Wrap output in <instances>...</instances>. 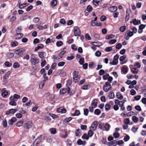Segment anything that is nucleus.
<instances>
[{"label": "nucleus", "mask_w": 146, "mask_h": 146, "mask_svg": "<svg viewBox=\"0 0 146 146\" xmlns=\"http://www.w3.org/2000/svg\"><path fill=\"white\" fill-rule=\"evenodd\" d=\"M116 96L117 99L120 100H122L123 98V96L122 94L119 92L116 94Z\"/></svg>", "instance_id": "a211bd4d"}, {"label": "nucleus", "mask_w": 146, "mask_h": 146, "mask_svg": "<svg viewBox=\"0 0 146 146\" xmlns=\"http://www.w3.org/2000/svg\"><path fill=\"white\" fill-rule=\"evenodd\" d=\"M112 47L111 46H110L106 48L105 49V50L107 52H110L112 50Z\"/></svg>", "instance_id": "052dcab7"}, {"label": "nucleus", "mask_w": 146, "mask_h": 146, "mask_svg": "<svg viewBox=\"0 0 146 146\" xmlns=\"http://www.w3.org/2000/svg\"><path fill=\"white\" fill-rule=\"evenodd\" d=\"M108 97L110 99H113L115 98V94L113 92H110L108 95Z\"/></svg>", "instance_id": "b1692460"}, {"label": "nucleus", "mask_w": 146, "mask_h": 146, "mask_svg": "<svg viewBox=\"0 0 146 146\" xmlns=\"http://www.w3.org/2000/svg\"><path fill=\"white\" fill-rule=\"evenodd\" d=\"M111 88V86L110 83L107 82H105L103 86V89L105 92H107Z\"/></svg>", "instance_id": "f257e3e1"}, {"label": "nucleus", "mask_w": 146, "mask_h": 146, "mask_svg": "<svg viewBox=\"0 0 146 146\" xmlns=\"http://www.w3.org/2000/svg\"><path fill=\"white\" fill-rule=\"evenodd\" d=\"M101 1V0H94L93 4L95 6H98Z\"/></svg>", "instance_id": "5701e85b"}, {"label": "nucleus", "mask_w": 146, "mask_h": 146, "mask_svg": "<svg viewBox=\"0 0 146 146\" xmlns=\"http://www.w3.org/2000/svg\"><path fill=\"white\" fill-rule=\"evenodd\" d=\"M101 112V111L99 109H96L94 111V113L96 115H99Z\"/></svg>", "instance_id": "72a5a7b5"}, {"label": "nucleus", "mask_w": 146, "mask_h": 146, "mask_svg": "<svg viewBox=\"0 0 146 146\" xmlns=\"http://www.w3.org/2000/svg\"><path fill=\"white\" fill-rule=\"evenodd\" d=\"M25 51V49L23 48H22L15 50L14 53L15 54L19 56H21L23 54V53Z\"/></svg>", "instance_id": "7ed1b4c3"}, {"label": "nucleus", "mask_w": 146, "mask_h": 146, "mask_svg": "<svg viewBox=\"0 0 146 146\" xmlns=\"http://www.w3.org/2000/svg\"><path fill=\"white\" fill-rule=\"evenodd\" d=\"M95 55L96 56H100L101 54V52L99 51H97L95 53Z\"/></svg>", "instance_id": "6e6d98bb"}, {"label": "nucleus", "mask_w": 146, "mask_h": 146, "mask_svg": "<svg viewBox=\"0 0 146 146\" xmlns=\"http://www.w3.org/2000/svg\"><path fill=\"white\" fill-rule=\"evenodd\" d=\"M94 46H100L102 45V43L99 42H93L92 43Z\"/></svg>", "instance_id": "393cba45"}, {"label": "nucleus", "mask_w": 146, "mask_h": 146, "mask_svg": "<svg viewBox=\"0 0 146 146\" xmlns=\"http://www.w3.org/2000/svg\"><path fill=\"white\" fill-rule=\"evenodd\" d=\"M40 19L38 17H35L33 19V22L35 23H36L39 21Z\"/></svg>", "instance_id": "a19ab883"}, {"label": "nucleus", "mask_w": 146, "mask_h": 146, "mask_svg": "<svg viewBox=\"0 0 146 146\" xmlns=\"http://www.w3.org/2000/svg\"><path fill=\"white\" fill-rule=\"evenodd\" d=\"M126 58V56L125 55H123V56H121L119 58V60L120 61H122V60H124Z\"/></svg>", "instance_id": "09e8293b"}, {"label": "nucleus", "mask_w": 146, "mask_h": 146, "mask_svg": "<svg viewBox=\"0 0 146 146\" xmlns=\"http://www.w3.org/2000/svg\"><path fill=\"white\" fill-rule=\"evenodd\" d=\"M135 108L136 110L139 111H141V110L140 106L139 105L135 106Z\"/></svg>", "instance_id": "338daca9"}, {"label": "nucleus", "mask_w": 146, "mask_h": 146, "mask_svg": "<svg viewBox=\"0 0 146 146\" xmlns=\"http://www.w3.org/2000/svg\"><path fill=\"white\" fill-rule=\"evenodd\" d=\"M63 43L61 41L56 42V45L57 46H60L63 45Z\"/></svg>", "instance_id": "8fccbe9b"}, {"label": "nucleus", "mask_w": 146, "mask_h": 146, "mask_svg": "<svg viewBox=\"0 0 146 146\" xmlns=\"http://www.w3.org/2000/svg\"><path fill=\"white\" fill-rule=\"evenodd\" d=\"M89 136L87 135L86 134H84L82 136V138L83 139H88L89 138Z\"/></svg>", "instance_id": "5fc2aeb1"}, {"label": "nucleus", "mask_w": 146, "mask_h": 146, "mask_svg": "<svg viewBox=\"0 0 146 146\" xmlns=\"http://www.w3.org/2000/svg\"><path fill=\"white\" fill-rule=\"evenodd\" d=\"M84 114L86 116L87 115L88 113V110L87 109H84Z\"/></svg>", "instance_id": "e2e57ef3"}, {"label": "nucleus", "mask_w": 146, "mask_h": 146, "mask_svg": "<svg viewBox=\"0 0 146 146\" xmlns=\"http://www.w3.org/2000/svg\"><path fill=\"white\" fill-rule=\"evenodd\" d=\"M109 9L111 12H114L117 10V7L115 6H112L110 7Z\"/></svg>", "instance_id": "6ab92c4d"}, {"label": "nucleus", "mask_w": 146, "mask_h": 146, "mask_svg": "<svg viewBox=\"0 0 146 146\" xmlns=\"http://www.w3.org/2000/svg\"><path fill=\"white\" fill-rule=\"evenodd\" d=\"M41 141V138L38 137L34 141L33 146H36V145L39 143Z\"/></svg>", "instance_id": "2eb2a0df"}, {"label": "nucleus", "mask_w": 146, "mask_h": 146, "mask_svg": "<svg viewBox=\"0 0 146 146\" xmlns=\"http://www.w3.org/2000/svg\"><path fill=\"white\" fill-rule=\"evenodd\" d=\"M17 5L19 7V9H22L26 6L27 5V4L24 3L21 5L20 3H19V4Z\"/></svg>", "instance_id": "aec40b11"}, {"label": "nucleus", "mask_w": 146, "mask_h": 146, "mask_svg": "<svg viewBox=\"0 0 146 146\" xmlns=\"http://www.w3.org/2000/svg\"><path fill=\"white\" fill-rule=\"evenodd\" d=\"M70 91V89L68 88L67 89L62 88L60 90V93L61 94H63L67 92L68 94H69Z\"/></svg>", "instance_id": "6e6552de"}, {"label": "nucleus", "mask_w": 146, "mask_h": 146, "mask_svg": "<svg viewBox=\"0 0 146 146\" xmlns=\"http://www.w3.org/2000/svg\"><path fill=\"white\" fill-rule=\"evenodd\" d=\"M5 65L7 67H10L12 65V64L9 62H6L4 63Z\"/></svg>", "instance_id": "bf43d9fd"}, {"label": "nucleus", "mask_w": 146, "mask_h": 146, "mask_svg": "<svg viewBox=\"0 0 146 146\" xmlns=\"http://www.w3.org/2000/svg\"><path fill=\"white\" fill-rule=\"evenodd\" d=\"M33 125L32 122L29 121L25 123L24 124L25 128L26 129H29L31 128Z\"/></svg>", "instance_id": "20e7f679"}, {"label": "nucleus", "mask_w": 146, "mask_h": 146, "mask_svg": "<svg viewBox=\"0 0 146 146\" xmlns=\"http://www.w3.org/2000/svg\"><path fill=\"white\" fill-rule=\"evenodd\" d=\"M8 94V92L5 89L3 88L1 90L2 96L4 98H6Z\"/></svg>", "instance_id": "9b49d317"}, {"label": "nucleus", "mask_w": 146, "mask_h": 146, "mask_svg": "<svg viewBox=\"0 0 146 146\" xmlns=\"http://www.w3.org/2000/svg\"><path fill=\"white\" fill-rule=\"evenodd\" d=\"M41 61L42 62L41 64L40 65L42 67H43L46 64V61L45 60H43V59L41 60Z\"/></svg>", "instance_id": "a18cd8bd"}, {"label": "nucleus", "mask_w": 146, "mask_h": 146, "mask_svg": "<svg viewBox=\"0 0 146 146\" xmlns=\"http://www.w3.org/2000/svg\"><path fill=\"white\" fill-rule=\"evenodd\" d=\"M77 143L79 145H84L86 143V141H83L80 139H79L77 141Z\"/></svg>", "instance_id": "cd10ccee"}, {"label": "nucleus", "mask_w": 146, "mask_h": 146, "mask_svg": "<svg viewBox=\"0 0 146 146\" xmlns=\"http://www.w3.org/2000/svg\"><path fill=\"white\" fill-rule=\"evenodd\" d=\"M50 131L52 134H54L56 133V130L54 128H51L50 129Z\"/></svg>", "instance_id": "e433bc0d"}, {"label": "nucleus", "mask_w": 146, "mask_h": 146, "mask_svg": "<svg viewBox=\"0 0 146 146\" xmlns=\"http://www.w3.org/2000/svg\"><path fill=\"white\" fill-rule=\"evenodd\" d=\"M132 118V120L134 122H136L138 121V118L135 116H133Z\"/></svg>", "instance_id": "c03bdc74"}, {"label": "nucleus", "mask_w": 146, "mask_h": 146, "mask_svg": "<svg viewBox=\"0 0 146 146\" xmlns=\"http://www.w3.org/2000/svg\"><path fill=\"white\" fill-rule=\"evenodd\" d=\"M16 33V34L15 36V39H19L21 38L22 37L23 35L22 34L19 33Z\"/></svg>", "instance_id": "f3484780"}, {"label": "nucleus", "mask_w": 146, "mask_h": 146, "mask_svg": "<svg viewBox=\"0 0 146 146\" xmlns=\"http://www.w3.org/2000/svg\"><path fill=\"white\" fill-rule=\"evenodd\" d=\"M133 23L134 25H138L141 23V21L139 20H136L135 19H134Z\"/></svg>", "instance_id": "4be33fe9"}, {"label": "nucleus", "mask_w": 146, "mask_h": 146, "mask_svg": "<svg viewBox=\"0 0 146 146\" xmlns=\"http://www.w3.org/2000/svg\"><path fill=\"white\" fill-rule=\"evenodd\" d=\"M17 110L14 109H10L9 111H6V115H9L10 113L12 114H14Z\"/></svg>", "instance_id": "dca6fc26"}, {"label": "nucleus", "mask_w": 146, "mask_h": 146, "mask_svg": "<svg viewBox=\"0 0 146 146\" xmlns=\"http://www.w3.org/2000/svg\"><path fill=\"white\" fill-rule=\"evenodd\" d=\"M129 137L128 135H126L125 136L124 140L125 142L127 141L129 139Z\"/></svg>", "instance_id": "0e129e2a"}, {"label": "nucleus", "mask_w": 146, "mask_h": 146, "mask_svg": "<svg viewBox=\"0 0 146 146\" xmlns=\"http://www.w3.org/2000/svg\"><path fill=\"white\" fill-rule=\"evenodd\" d=\"M10 74V71H8L7 72L6 74H5L4 76V78L6 79H7L9 75Z\"/></svg>", "instance_id": "7c9ffc66"}, {"label": "nucleus", "mask_w": 146, "mask_h": 146, "mask_svg": "<svg viewBox=\"0 0 146 146\" xmlns=\"http://www.w3.org/2000/svg\"><path fill=\"white\" fill-rule=\"evenodd\" d=\"M3 126L6 127L7 126V123L6 120L4 119L3 121L2 122Z\"/></svg>", "instance_id": "603ef678"}, {"label": "nucleus", "mask_w": 146, "mask_h": 146, "mask_svg": "<svg viewBox=\"0 0 146 146\" xmlns=\"http://www.w3.org/2000/svg\"><path fill=\"white\" fill-rule=\"evenodd\" d=\"M110 104H106L105 106V110L106 111H108L110 110Z\"/></svg>", "instance_id": "ea45409f"}, {"label": "nucleus", "mask_w": 146, "mask_h": 146, "mask_svg": "<svg viewBox=\"0 0 146 146\" xmlns=\"http://www.w3.org/2000/svg\"><path fill=\"white\" fill-rule=\"evenodd\" d=\"M80 78V76L78 75L76 73H75L73 75V80L76 83L78 81Z\"/></svg>", "instance_id": "1a4fd4ad"}, {"label": "nucleus", "mask_w": 146, "mask_h": 146, "mask_svg": "<svg viewBox=\"0 0 146 146\" xmlns=\"http://www.w3.org/2000/svg\"><path fill=\"white\" fill-rule=\"evenodd\" d=\"M80 114V111L79 110H76L74 112L73 115L74 116L75 115H78Z\"/></svg>", "instance_id": "37998d69"}, {"label": "nucleus", "mask_w": 146, "mask_h": 146, "mask_svg": "<svg viewBox=\"0 0 146 146\" xmlns=\"http://www.w3.org/2000/svg\"><path fill=\"white\" fill-rule=\"evenodd\" d=\"M57 111L58 113H65L66 112V110L62 107H61L57 109Z\"/></svg>", "instance_id": "4468645a"}, {"label": "nucleus", "mask_w": 146, "mask_h": 146, "mask_svg": "<svg viewBox=\"0 0 146 146\" xmlns=\"http://www.w3.org/2000/svg\"><path fill=\"white\" fill-rule=\"evenodd\" d=\"M119 56L117 54H116L114 57V59L112 62L110 63V64L113 65H115L117 64L118 62V59Z\"/></svg>", "instance_id": "423d86ee"}, {"label": "nucleus", "mask_w": 146, "mask_h": 146, "mask_svg": "<svg viewBox=\"0 0 146 146\" xmlns=\"http://www.w3.org/2000/svg\"><path fill=\"white\" fill-rule=\"evenodd\" d=\"M110 125L109 124L106 123L104 126V127L106 131H108L110 129Z\"/></svg>", "instance_id": "c9c22d12"}, {"label": "nucleus", "mask_w": 146, "mask_h": 146, "mask_svg": "<svg viewBox=\"0 0 146 146\" xmlns=\"http://www.w3.org/2000/svg\"><path fill=\"white\" fill-rule=\"evenodd\" d=\"M57 4V1L56 0H53L51 2V5L52 7H54Z\"/></svg>", "instance_id": "c85d7f7f"}, {"label": "nucleus", "mask_w": 146, "mask_h": 146, "mask_svg": "<svg viewBox=\"0 0 146 146\" xmlns=\"http://www.w3.org/2000/svg\"><path fill=\"white\" fill-rule=\"evenodd\" d=\"M90 88L89 85H86L83 86L82 87V89L83 90H86Z\"/></svg>", "instance_id": "4c0bfd02"}, {"label": "nucleus", "mask_w": 146, "mask_h": 146, "mask_svg": "<svg viewBox=\"0 0 146 146\" xmlns=\"http://www.w3.org/2000/svg\"><path fill=\"white\" fill-rule=\"evenodd\" d=\"M98 125L97 121H94L91 124V126L90 128V129H92L93 131H95Z\"/></svg>", "instance_id": "0eeeda50"}, {"label": "nucleus", "mask_w": 146, "mask_h": 146, "mask_svg": "<svg viewBox=\"0 0 146 146\" xmlns=\"http://www.w3.org/2000/svg\"><path fill=\"white\" fill-rule=\"evenodd\" d=\"M130 92L131 95L133 96L136 93V91L133 89H132L130 90Z\"/></svg>", "instance_id": "864d4df0"}, {"label": "nucleus", "mask_w": 146, "mask_h": 146, "mask_svg": "<svg viewBox=\"0 0 146 146\" xmlns=\"http://www.w3.org/2000/svg\"><path fill=\"white\" fill-rule=\"evenodd\" d=\"M74 33L75 36H80L81 32L80 29L77 27L75 26L74 27Z\"/></svg>", "instance_id": "f03ea898"}, {"label": "nucleus", "mask_w": 146, "mask_h": 146, "mask_svg": "<svg viewBox=\"0 0 146 146\" xmlns=\"http://www.w3.org/2000/svg\"><path fill=\"white\" fill-rule=\"evenodd\" d=\"M92 9V7L90 5H88L87 7L86 10L88 12H91Z\"/></svg>", "instance_id": "79ce46f5"}, {"label": "nucleus", "mask_w": 146, "mask_h": 146, "mask_svg": "<svg viewBox=\"0 0 146 146\" xmlns=\"http://www.w3.org/2000/svg\"><path fill=\"white\" fill-rule=\"evenodd\" d=\"M24 121H19L16 123V126L17 127H19L22 125Z\"/></svg>", "instance_id": "c756f323"}, {"label": "nucleus", "mask_w": 146, "mask_h": 146, "mask_svg": "<svg viewBox=\"0 0 146 146\" xmlns=\"http://www.w3.org/2000/svg\"><path fill=\"white\" fill-rule=\"evenodd\" d=\"M115 35H111L106 36V38L107 39H110L113 38L115 37Z\"/></svg>", "instance_id": "2f4dec72"}, {"label": "nucleus", "mask_w": 146, "mask_h": 146, "mask_svg": "<svg viewBox=\"0 0 146 146\" xmlns=\"http://www.w3.org/2000/svg\"><path fill=\"white\" fill-rule=\"evenodd\" d=\"M71 48L74 50H76L77 49V47L74 44L72 45Z\"/></svg>", "instance_id": "69168bd1"}, {"label": "nucleus", "mask_w": 146, "mask_h": 146, "mask_svg": "<svg viewBox=\"0 0 146 146\" xmlns=\"http://www.w3.org/2000/svg\"><path fill=\"white\" fill-rule=\"evenodd\" d=\"M72 119V118L71 117H69L67 118H66L64 120L63 123L64 124L67 123L69 122Z\"/></svg>", "instance_id": "a878e982"}, {"label": "nucleus", "mask_w": 146, "mask_h": 146, "mask_svg": "<svg viewBox=\"0 0 146 146\" xmlns=\"http://www.w3.org/2000/svg\"><path fill=\"white\" fill-rule=\"evenodd\" d=\"M121 70L123 73H127V67L125 66H123Z\"/></svg>", "instance_id": "bb28decb"}, {"label": "nucleus", "mask_w": 146, "mask_h": 146, "mask_svg": "<svg viewBox=\"0 0 146 146\" xmlns=\"http://www.w3.org/2000/svg\"><path fill=\"white\" fill-rule=\"evenodd\" d=\"M31 60L32 64L34 65L37 64L39 62V59L38 58L31 57Z\"/></svg>", "instance_id": "39448f33"}, {"label": "nucleus", "mask_w": 146, "mask_h": 146, "mask_svg": "<svg viewBox=\"0 0 146 146\" xmlns=\"http://www.w3.org/2000/svg\"><path fill=\"white\" fill-rule=\"evenodd\" d=\"M17 119L15 117H13L11 119L9 120L8 123V124L11 125H12L13 123L17 121Z\"/></svg>", "instance_id": "9d476101"}, {"label": "nucleus", "mask_w": 146, "mask_h": 146, "mask_svg": "<svg viewBox=\"0 0 146 146\" xmlns=\"http://www.w3.org/2000/svg\"><path fill=\"white\" fill-rule=\"evenodd\" d=\"M18 44V43L16 41H14L12 42L11 43L12 46L14 47L17 46Z\"/></svg>", "instance_id": "49530a36"}, {"label": "nucleus", "mask_w": 146, "mask_h": 146, "mask_svg": "<svg viewBox=\"0 0 146 146\" xmlns=\"http://www.w3.org/2000/svg\"><path fill=\"white\" fill-rule=\"evenodd\" d=\"M84 58H80L79 62L80 64L82 65L84 63Z\"/></svg>", "instance_id": "3c124183"}, {"label": "nucleus", "mask_w": 146, "mask_h": 146, "mask_svg": "<svg viewBox=\"0 0 146 146\" xmlns=\"http://www.w3.org/2000/svg\"><path fill=\"white\" fill-rule=\"evenodd\" d=\"M120 135L118 133L115 132L113 134V136L115 138H117Z\"/></svg>", "instance_id": "13d9d810"}, {"label": "nucleus", "mask_w": 146, "mask_h": 146, "mask_svg": "<svg viewBox=\"0 0 146 146\" xmlns=\"http://www.w3.org/2000/svg\"><path fill=\"white\" fill-rule=\"evenodd\" d=\"M80 130L78 129L76 130L75 132V135L76 136H79V134L80 133Z\"/></svg>", "instance_id": "de8ad7c7"}, {"label": "nucleus", "mask_w": 146, "mask_h": 146, "mask_svg": "<svg viewBox=\"0 0 146 146\" xmlns=\"http://www.w3.org/2000/svg\"><path fill=\"white\" fill-rule=\"evenodd\" d=\"M113 109L115 111L119 109V107L117 104H115L113 106Z\"/></svg>", "instance_id": "774afa93"}, {"label": "nucleus", "mask_w": 146, "mask_h": 146, "mask_svg": "<svg viewBox=\"0 0 146 146\" xmlns=\"http://www.w3.org/2000/svg\"><path fill=\"white\" fill-rule=\"evenodd\" d=\"M117 143V141L115 140H113L112 141L108 143V145L109 146H116Z\"/></svg>", "instance_id": "ddd939ff"}, {"label": "nucleus", "mask_w": 146, "mask_h": 146, "mask_svg": "<svg viewBox=\"0 0 146 146\" xmlns=\"http://www.w3.org/2000/svg\"><path fill=\"white\" fill-rule=\"evenodd\" d=\"M129 118H126L124 119V123L125 124H128L129 123Z\"/></svg>", "instance_id": "58836bf2"}, {"label": "nucleus", "mask_w": 146, "mask_h": 146, "mask_svg": "<svg viewBox=\"0 0 146 146\" xmlns=\"http://www.w3.org/2000/svg\"><path fill=\"white\" fill-rule=\"evenodd\" d=\"M10 99L11 100L10 102H9V104L11 106H15L17 105L16 103L15 102V101H16V100H15L14 99L13 97H11L10 98Z\"/></svg>", "instance_id": "f8f14e48"}, {"label": "nucleus", "mask_w": 146, "mask_h": 146, "mask_svg": "<svg viewBox=\"0 0 146 146\" xmlns=\"http://www.w3.org/2000/svg\"><path fill=\"white\" fill-rule=\"evenodd\" d=\"M44 52H39L38 53V56L40 58H43L44 57Z\"/></svg>", "instance_id": "473e14b6"}, {"label": "nucleus", "mask_w": 146, "mask_h": 146, "mask_svg": "<svg viewBox=\"0 0 146 146\" xmlns=\"http://www.w3.org/2000/svg\"><path fill=\"white\" fill-rule=\"evenodd\" d=\"M98 102V100L96 99L92 101V106L94 108H95L97 106V104Z\"/></svg>", "instance_id": "412c9836"}, {"label": "nucleus", "mask_w": 146, "mask_h": 146, "mask_svg": "<svg viewBox=\"0 0 146 146\" xmlns=\"http://www.w3.org/2000/svg\"><path fill=\"white\" fill-rule=\"evenodd\" d=\"M93 134H94V132L92 131V129H90V130L88 132V134L89 136L90 137H91L92 136Z\"/></svg>", "instance_id": "f704fd0d"}, {"label": "nucleus", "mask_w": 146, "mask_h": 146, "mask_svg": "<svg viewBox=\"0 0 146 146\" xmlns=\"http://www.w3.org/2000/svg\"><path fill=\"white\" fill-rule=\"evenodd\" d=\"M120 31L122 32L125 31V26H121L119 29Z\"/></svg>", "instance_id": "680f3d73"}, {"label": "nucleus", "mask_w": 146, "mask_h": 146, "mask_svg": "<svg viewBox=\"0 0 146 146\" xmlns=\"http://www.w3.org/2000/svg\"><path fill=\"white\" fill-rule=\"evenodd\" d=\"M116 39H112L109 41V43L110 44H113L116 42Z\"/></svg>", "instance_id": "4d7b16f0"}]
</instances>
